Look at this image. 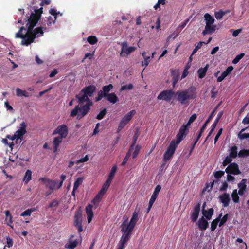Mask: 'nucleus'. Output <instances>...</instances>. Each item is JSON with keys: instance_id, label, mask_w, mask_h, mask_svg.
I'll use <instances>...</instances> for the list:
<instances>
[{"instance_id": "obj_1", "label": "nucleus", "mask_w": 249, "mask_h": 249, "mask_svg": "<svg viewBox=\"0 0 249 249\" xmlns=\"http://www.w3.org/2000/svg\"><path fill=\"white\" fill-rule=\"evenodd\" d=\"M42 0H33L32 6L30 7L34 10V12L31 13L27 19L26 26L27 29L23 27H20L19 31L15 35V37L22 39L21 44L24 46H28L34 42L36 38L43 36L44 32L42 27L34 28L36 25L40 20L41 14L43 12V8L40 7L39 9L36 5V2L38 4Z\"/></svg>"}, {"instance_id": "obj_2", "label": "nucleus", "mask_w": 249, "mask_h": 249, "mask_svg": "<svg viewBox=\"0 0 249 249\" xmlns=\"http://www.w3.org/2000/svg\"><path fill=\"white\" fill-rule=\"evenodd\" d=\"M79 105H77L71 111L70 116L74 117L77 116V119H81L90 111L93 102L89 98L81 91L75 96Z\"/></svg>"}, {"instance_id": "obj_3", "label": "nucleus", "mask_w": 249, "mask_h": 249, "mask_svg": "<svg viewBox=\"0 0 249 249\" xmlns=\"http://www.w3.org/2000/svg\"><path fill=\"white\" fill-rule=\"evenodd\" d=\"M196 89L194 86H191L185 90L176 92L177 100L182 105H189L190 100L196 98Z\"/></svg>"}, {"instance_id": "obj_4", "label": "nucleus", "mask_w": 249, "mask_h": 249, "mask_svg": "<svg viewBox=\"0 0 249 249\" xmlns=\"http://www.w3.org/2000/svg\"><path fill=\"white\" fill-rule=\"evenodd\" d=\"M139 212V210L136 208L133 212L132 216L129 222L128 223L127 218L123 221L122 224L121 225V227H124L123 228V230L126 231V230H129L133 231L137 221H138Z\"/></svg>"}, {"instance_id": "obj_5", "label": "nucleus", "mask_w": 249, "mask_h": 249, "mask_svg": "<svg viewBox=\"0 0 249 249\" xmlns=\"http://www.w3.org/2000/svg\"><path fill=\"white\" fill-rule=\"evenodd\" d=\"M123 235L117 245V249H124L126 243L130 240L132 231L129 230H123L124 227H121Z\"/></svg>"}, {"instance_id": "obj_6", "label": "nucleus", "mask_w": 249, "mask_h": 249, "mask_svg": "<svg viewBox=\"0 0 249 249\" xmlns=\"http://www.w3.org/2000/svg\"><path fill=\"white\" fill-rule=\"evenodd\" d=\"M178 144L175 143V140H173L168 147L167 150L163 155V161L167 162L173 157Z\"/></svg>"}, {"instance_id": "obj_7", "label": "nucleus", "mask_w": 249, "mask_h": 249, "mask_svg": "<svg viewBox=\"0 0 249 249\" xmlns=\"http://www.w3.org/2000/svg\"><path fill=\"white\" fill-rule=\"evenodd\" d=\"M174 96H176V92L173 89H167L161 91L158 96L157 99L169 102Z\"/></svg>"}, {"instance_id": "obj_8", "label": "nucleus", "mask_w": 249, "mask_h": 249, "mask_svg": "<svg viewBox=\"0 0 249 249\" xmlns=\"http://www.w3.org/2000/svg\"><path fill=\"white\" fill-rule=\"evenodd\" d=\"M189 126L186 124L182 125L179 130V132L176 136V140L175 143L178 145L186 137L188 133Z\"/></svg>"}, {"instance_id": "obj_9", "label": "nucleus", "mask_w": 249, "mask_h": 249, "mask_svg": "<svg viewBox=\"0 0 249 249\" xmlns=\"http://www.w3.org/2000/svg\"><path fill=\"white\" fill-rule=\"evenodd\" d=\"M39 181H42L43 184L45 185L47 187L52 191L60 188H58V183L56 180L51 179L47 178H41L39 179Z\"/></svg>"}, {"instance_id": "obj_10", "label": "nucleus", "mask_w": 249, "mask_h": 249, "mask_svg": "<svg viewBox=\"0 0 249 249\" xmlns=\"http://www.w3.org/2000/svg\"><path fill=\"white\" fill-rule=\"evenodd\" d=\"M82 223V213L80 210H78L75 213L73 225L77 228L79 233H80L83 231Z\"/></svg>"}, {"instance_id": "obj_11", "label": "nucleus", "mask_w": 249, "mask_h": 249, "mask_svg": "<svg viewBox=\"0 0 249 249\" xmlns=\"http://www.w3.org/2000/svg\"><path fill=\"white\" fill-rule=\"evenodd\" d=\"M58 134L59 136L65 138L68 134V128L66 124H62L58 126L54 130L53 135Z\"/></svg>"}, {"instance_id": "obj_12", "label": "nucleus", "mask_w": 249, "mask_h": 249, "mask_svg": "<svg viewBox=\"0 0 249 249\" xmlns=\"http://www.w3.org/2000/svg\"><path fill=\"white\" fill-rule=\"evenodd\" d=\"M225 171L228 174L239 175L241 173L238 165L235 162L230 163L226 168Z\"/></svg>"}, {"instance_id": "obj_13", "label": "nucleus", "mask_w": 249, "mask_h": 249, "mask_svg": "<svg viewBox=\"0 0 249 249\" xmlns=\"http://www.w3.org/2000/svg\"><path fill=\"white\" fill-rule=\"evenodd\" d=\"M122 46V51L120 54L121 56H127L135 50L134 47H128L126 43H123Z\"/></svg>"}, {"instance_id": "obj_14", "label": "nucleus", "mask_w": 249, "mask_h": 249, "mask_svg": "<svg viewBox=\"0 0 249 249\" xmlns=\"http://www.w3.org/2000/svg\"><path fill=\"white\" fill-rule=\"evenodd\" d=\"M200 203H197L193 209L191 213V219L192 222H195L199 216L200 211Z\"/></svg>"}, {"instance_id": "obj_15", "label": "nucleus", "mask_w": 249, "mask_h": 249, "mask_svg": "<svg viewBox=\"0 0 249 249\" xmlns=\"http://www.w3.org/2000/svg\"><path fill=\"white\" fill-rule=\"evenodd\" d=\"M219 198L224 207H226L229 205L231 198L229 194L224 193L219 196Z\"/></svg>"}, {"instance_id": "obj_16", "label": "nucleus", "mask_w": 249, "mask_h": 249, "mask_svg": "<svg viewBox=\"0 0 249 249\" xmlns=\"http://www.w3.org/2000/svg\"><path fill=\"white\" fill-rule=\"evenodd\" d=\"M96 87L94 85H89L84 87L81 91L89 97H91L95 91Z\"/></svg>"}, {"instance_id": "obj_17", "label": "nucleus", "mask_w": 249, "mask_h": 249, "mask_svg": "<svg viewBox=\"0 0 249 249\" xmlns=\"http://www.w3.org/2000/svg\"><path fill=\"white\" fill-rule=\"evenodd\" d=\"M207 220L203 216L199 219L197 222V226L199 230L205 231L208 228L209 223Z\"/></svg>"}, {"instance_id": "obj_18", "label": "nucleus", "mask_w": 249, "mask_h": 249, "mask_svg": "<svg viewBox=\"0 0 249 249\" xmlns=\"http://www.w3.org/2000/svg\"><path fill=\"white\" fill-rule=\"evenodd\" d=\"M233 67L232 66H229L226 70L222 73L221 75L217 79V82H222L227 76H228L233 71Z\"/></svg>"}, {"instance_id": "obj_19", "label": "nucleus", "mask_w": 249, "mask_h": 249, "mask_svg": "<svg viewBox=\"0 0 249 249\" xmlns=\"http://www.w3.org/2000/svg\"><path fill=\"white\" fill-rule=\"evenodd\" d=\"M26 124L24 122L21 124V127L18 129L15 134V136L18 139H21L26 133Z\"/></svg>"}, {"instance_id": "obj_20", "label": "nucleus", "mask_w": 249, "mask_h": 249, "mask_svg": "<svg viewBox=\"0 0 249 249\" xmlns=\"http://www.w3.org/2000/svg\"><path fill=\"white\" fill-rule=\"evenodd\" d=\"M74 237L73 235H71L69 239L68 243L65 245V248L69 249H74L78 245V241L74 240L73 241L72 238Z\"/></svg>"}, {"instance_id": "obj_21", "label": "nucleus", "mask_w": 249, "mask_h": 249, "mask_svg": "<svg viewBox=\"0 0 249 249\" xmlns=\"http://www.w3.org/2000/svg\"><path fill=\"white\" fill-rule=\"evenodd\" d=\"M246 182V179H242L237 185L238 188H239L238 192L240 196H243L246 192L247 189Z\"/></svg>"}, {"instance_id": "obj_22", "label": "nucleus", "mask_w": 249, "mask_h": 249, "mask_svg": "<svg viewBox=\"0 0 249 249\" xmlns=\"http://www.w3.org/2000/svg\"><path fill=\"white\" fill-rule=\"evenodd\" d=\"M206 205V203H204L203 204V210H202V214L203 217L205 216L206 217V219L209 220L212 218V215L214 213V210L213 208H210L208 210H205L204 209V208Z\"/></svg>"}, {"instance_id": "obj_23", "label": "nucleus", "mask_w": 249, "mask_h": 249, "mask_svg": "<svg viewBox=\"0 0 249 249\" xmlns=\"http://www.w3.org/2000/svg\"><path fill=\"white\" fill-rule=\"evenodd\" d=\"M171 75L172 76L173 87H175L179 78V71L178 69H172Z\"/></svg>"}, {"instance_id": "obj_24", "label": "nucleus", "mask_w": 249, "mask_h": 249, "mask_svg": "<svg viewBox=\"0 0 249 249\" xmlns=\"http://www.w3.org/2000/svg\"><path fill=\"white\" fill-rule=\"evenodd\" d=\"M216 30V25L210 24L207 25L206 24L205 27V30L202 32L203 36L207 34H212Z\"/></svg>"}, {"instance_id": "obj_25", "label": "nucleus", "mask_w": 249, "mask_h": 249, "mask_svg": "<svg viewBox=\"0 0 249 249\" xmlns=\"http://www.w3.org/2000/svg\"><path fill=\"white\" fill-rule=\"evenodd\" d=\"M93 206L91 204H88L86 207V212L88 216V221L89 223L93 217L92 211Z\"/></svg>"}, {"instance_id": "obj_26", "label": "nucleus", "mask_w": 249, "mask_h": 249, "mask_svg": "<svg viewBox=\"0 0 249 249\" xmlns=\"http://www.w3.org/2000/svg\"><path fill=\"white\" fill-rule=\"evenodd\" d=\"M63 138L58 136L55 137L53 141V151L55 152L57 151L60 144L62 142Z\"/></svg>"}, {"instance_id": "obj_27", "label": "nucleus", "mask_w": 249, "mask_h": 249, "mask_svg": "<svg viewBox=\"0 0 249 249\" xmlns=\"http://www.w3.org/2000/svg\"><path fill=\"white\" fill-rule=\"evenodd\" d=\"M106 99L112 104H115L119 101V98L115 93H111L106 96Z\"/></svg>"}, {"instance_id": "obj_28", "label": "nucleus", "mask_w": 249, "mask_h": 249, "mask_svg": "<svg viewBox=\"0 0 249 249\" xmlns=\"http://www.w3.org/2000/svg\"><path fill=\"white\" fill-rule=\"evenodd\" d=\"M208 66V65L207 64L204 68H201L198 69L197 73L199 78L202 79L205 76Z\"/></svg>"}, {"instance_id": "obj_29", "label": "nucleus", "mask_w": 249, "mask_h": 249, "mask_svg": "<svg viewBox=\"0 0 249 249\" xmlns=\"http://www.w3.org/2000/svg\"><path fill=\"white\" fill-rule=\"evenodd\" d=\"M222 216V213L220 214L219 216L215 218V219L213 220L212 222H211V231H214L218 225V222L220 220V218Z\"/></svg>"}, {"instance_id": "obj_30", "label": "nucleus", "mask_w": 249, "mask_h": 249, "mask_svg": "<svg viewBox=\"0 0 249 249\" xmlns=\"http://www.w3.org/2000/svg\"><path fill=\"white\" fill-rule=\"evenodd\" d=\"M55 21V20H53V18L51 16H49L47 18V19H45L44 22L42 23V25L43 26V27H42V29L44 28L45 29H46V26H50L52 23H54ZM40 27H41V26Z\"/></svg>"}, {"instance_id": "obj_31", "label": "nucleus", "mask_w": 249, "mask_h": 249, "mask_svg": "<svg viewBox=\"0 0 249 249\" xmlns=\"http://www.w3.org/2000/svg\"><path fill=\"white\" fill-rule=\"evenodd\" d=\"M113 88V86L111 84H109L108 85L104 86L102 87V91L103 93L106 96L108 95L109 92L111 90V89Z\"/></svg>"}, {"instance_id": "obj_32", "label": "nucleus", "mask_w": 249, "mask_h": 249, "mask_svg": "<svg viewBox=\"0 0 249 249\" xmlns=\"http://www.w3.org/2000/svg\"><path fill=\"white\" fill-rule=\"evenodd\" d=\"M32 171L28 169L26 171L24 178L23 181H24L25 184H27L31 179L32 178Z\"/></svg>"}, {"instance_id": "obj_33", "label": "nucleus", "mask_w": 249, "mask_h": 249, "mask_svg": "<svg viewBox=\"0 0 249 249\" xmlns=\"http://www.w3.org/2000/svg\"><path fill=\"white\" fill-rule=\"evenodd\" d=\"M205 20L206 24L210 25L213 24L214 22V19L208 13H206L204 15Z\"/></svg>"}, {"instance_id": "obj_34", "label": "nucleus", "mask_w": 249, "mask_h": 249, "mask_svg": "<svg viewBox=\"0 0 249 249\" xmlns=\"http://www.w3.org/2000/svg\"><path fill=\"white\" fill-rule=\"evenodd\" d=\"M16 90V95L18 96H24L25 97H27L29 96V93L27 92L25 90H22L19 88H17Z\"/></svg>"}, {"instance_id": "obj_35", "label": "nucleus", "mask_w": 249, "mask_h": 249, "mask_svg": "<svg viewBox=\"0 0 249 249\" xmlns=\"http://www.w3.org/2000/svg\"><path fill=\"white\" fill-rule=\"evenodd\" d=\"M238 192H237V189L233 190L232 194L231 197L232 200L234 203H238L239 202V196H238Z\"/></svg>"}, {"instance_id": "obj_36", "label": "nucleus", "mask_w": 249, "mask_h": 249, "mask_svg": "<svg viewBox=\"0 0 249 249\" xmlns=\"http://www.w3.org/2000/svg\"><path fill=\"white\" fill-rule=\"evenodd\" d=\"M136 113L135 110H132L130 112H128L123 118L126 121V122H129L132 119L133 115Z\"/></svg>"}, {"instance_id": "obj_37", "label": "nucleus", "mask_w": 249, "mask_h": 249, "mask_svg": "<svg viewBox=\"0 0 249 249\" xmlns=\"http://www.w3.org/2000/svg\"><path fill=\"white\" fill-rule=\"evenodd\" d=\"M141 148V147L139 145H137L135 147H134V149L132 151V158L133 159H135L137 157L140 152Z\"/></svg>"}, {"instance_id": "obj_38", "label": "nucleus", "mask_w": 249, "mask_h": 249, "mask_svg": "<svg viewBox=\"0 0 249 249\" xmlns=\"http://www.w3.org/2000/svg\"><path fill=\"white\" fill-rule=\"evenodd\" d=\"M4 213L6 215V220L7 221V225L10 226V224H12L13 222L12 216L10 211L8 210L5 211Z\"/></svg>"}, {"instance_id": "obj_39", "label": "nucleus", "mask_w": 249, "mask_h": 249, "mask_svg": "<svg viewBox=\"0 0 249 249\" xmlns=\"http://www.w3.org/2000/svg\"><path fill=\"white\" fill-rule=\"evenodd\" d=\"M87 41L91 45H94L98 42V39L95 36H90L88 37Z\"/></svg>"}, {"instance_id": "obj_40", "label": "nucleus", "mask_w": 249, "mask_h": 249, "mask_svg": "<svg viewBox=\"0 0 249 249\" xmlns=\"http://www.w3.org/2000/svg\"><path fill=\"white\" fill-rule=\"evenodd\" d=\"M237 155V148L236 145L232 146L231 149L229 156L232 158H235Z\"/></svg>"}, {"instance_id": "obj_41", "label": "nucleus", "mask_w": 249, "mask_h": 249, "mask_svg": "<svg viewBox=\"0 0 249 249\" xmlns=\"http://www.w3.org/2000/svg\"><path fill=\"white\" fill-rule=\"evenodd\" d=\"M35 210H36V209L35 208L28 209L27 210H26L25 211H24L23 212H22L21 213L20 216H23V217L30 216L31 214V213L33 212H34Z\"/></svg>"}, {"instance_id": "obj_42", "label": "nucleus", "mask_w": 249, "mask_h": 249, "mask_svg": "<svg viewBox=\"0 0 249 249\" xmlns=\"http://www.w3.org/2000/svg\"><path fill=\"white\" fill-rule=\"evenodd\" d=\"M132 151V150H130V149H129L124 159V160L121 163L122 166H124L126 164V162H127L129 158H130V157L131 156Z\"/></svg>"}, {"instance_id": "obj_43", "label": "nucleus", "mask_w": 249, "mask_h": 249, "mask_svg": "<svg viewBox=\"0 0 249 249\" xmlns=\"http://www.w3.org/2000/svg\"><path fill=\"white\" fill-rule=\"evenodd\" d=\"M245 128L242 129L241 131L238 133V137L241 140L247 139L249 137V133H242V132L244 131Z\"/></svg>"}, {"instance_id": "obj_44", "label": "nucleus", "mask_w": 249, "mask_h": 249, "mask_svg": "<svg viewBox=\"0 0 249 249\" xmlns=\"http://www.w3.org/2000/svg\"><path fill=\"white\" fill-rule=\"evenodd\" d=\"M103 196L102 195H100V193H99L96 196L94 197V198L92 200V202L94 205H97L99 202L101 200L102 197Z\"/></svg>"}, {"instance_id": "obj_45", "label": "nucleus", "mask_w": 249, "mask_h": 249, "mask_svg": "<svg viewBox=\"0 0 249 249\" xmlns=\"http://www.w3.org/2000/svg\"><path fill=\"white\" fill-rule=\"evenodd\" d=\"M83 178H78L74 183L73 188L74 190H77L80 184L82 183Z\"/></svg>"}, {"instance_id": "obj_46", "label": "nucleus", "mask_w": 249, "mask_h": 249, "mask_svg": "<svg viewBox=\"0 0 249 249\" xmlns=\"http://www.w3.org/2000/svg\"><path fill=\"white\" fill-rule=\"evenodd\" d=\"M238 155L240 157H245L249 156V150L247 149H243L241 150L239 153Z\"/></svg>"}, {"instance_id": "obj_47", "label": "nucleus", "mask_w": 249, "mask_h": 249, "mask_svg": "<svg viewBox=\"0 0 249 249\" xmlns=\"http://www.w3.org/2000/svg\"><path fill=\"white\" fill-rule=\"evenodd\" d=\"M224 15H225V12L222 10L215 12V17L217 20L221 19Z\"/></svg>"}, {"instance_id": "obj_48", "label": "nucleus", "mask_w": 249, "mask_h": 249, "mask_svg": "<svg viewBox=\"0 0 249 249\" xmlns=\"http://www.w3.org/2000/svg\"><path fill=\"white\" fill-rule=\"evenodd\" d=\"M133 88V85L132 84L130 83L128 85H124L121 87L120 90V91H122L125 90H131Z\"/></svg>"}, {"instance_id": "obj_49", "label": "nucleus", "mask_w": 249, "mask_h": 249, "mask_svg": "<svg viewBox=\"0 0 249 249\" xmlns=\"http://www.w3.org/2000/svg\"><path fill=\"white\" fill-rule=\"evenodd\" d=\"M203 43H205V42L200 41L197 43V45L196 46L195 48L192 52V55H193L197 52V51L202 46Z\"/></svg>"}, {"instance_id": "obj_50", "label": "nucleus", "mask_w": 249, "mask_h": 249, "mask_svg": "<svg viewBox=\"0 0 249 249\" xmlns=\"http://www.w3.org/2000/svg\"><path fill=\"white\" fill-rule=\"evenodd\" d=\"M228 218V214H226L221 219L220 218V220L219 221V226L221 227L222 225H223L227 221Z\"/></svg>"}, {"instance_id": "obj_51", "label": "nucleus", "mask_w": 249, "mask_h": 249, "mask_svg": "<svg viewBox=\"0 0 249 249\" xmlns=\"http://www.w3.org/2000/svg\"><path fill=\"white\" fill-rule=\"evenodd\" d=\"M214 180H213L212 182L210 183H207L206 184V186L203 189V192L207 191L208 192H210L213 187L214 184Z\"/></svg>"}, {"instance_id": "obj_52", "label": "nucleus", "mask_w": 249, "mask_h": 249, "mask_svg": "<svg viewBox=\"0 0 249 249\" xmlns=\"http://www.w3.org/2000/svg\"><path fill=\"white\" fill-rule=\"evenodd\" d=\"M223 113L222 111L219 112L218 113L216 119H215L214 122L213 123V124L212 125V126H214V127H216L217 124L218 123V122L219 121V120L221 118L222 116L223 115Z\"/></svg>"}, {"instance_id": "obj_53", "label": "nucleus", "mask_w": 249, "mask_h": 249, "mask_svg": "<svg viewBox=\"0 0 249 249\" xmlns=\"http://www.w3.org/2000/svg\"><path fill=\"white\" fill-rule=\"evenodd\" d=\"M109 187V185L105 183L103 186H102V188H101V190L99 192L100 193V195H102L104 196L106 192L107 191Z\"/></svg>"}, {"instance_id": "obj_54", "label": "nucleus", "mask_w": 249, "mask_h": 249, "mask_svg": "<svg viewBox=\"0 0 249 249\" xmlns=\"http://www.w3.org/2000/svg\"><path fill=\"white\" fill-rule=\"evenodd\" d=\"M107 112V110L106 108H104L102 110H101L100 113L97 115L96 118L98 120H101L103 119L105 115H106Z\"/></svg>"}, {"instance_id": "obj_55", "label": "nucleus", "mask_w": 249, "mask_h": 249, "mask_svg": "<svg viewBox=\"0 0 249 249\" xmlns=\"http://www.w3.org/2000/svg\"><path fill=\"white\" fill-rule=\"evenodd\" d=\"M232 158L229 155L227 156L224 160L222 164L224 166L227 165L232 161Z\"/></svg>"}, {"instance_id": "obj_56", "label": "nucleus", "mask_w": 249, "mask_h": 249, "mask_svg": "<svg viewBox=\"0 0 249 249\" xmlns=\"http://www.w3.org/2000/svg\"><path fill=\"white\" fill-rule=\"evenodd\" d=\"M224 173H225L224 171L219 170V171L215 172L214 173V176L216 178H217V179H219L224 175Z\"/></svg>"}, {"instance_id": "obj_57", "label": "nucleus", "mask_w": 249, "mask_h": 249, "mask_svg": "<svg viewBox=\"0 0 249 249\" xmlns=\"http://www.w3.org/2000/svg\"><path fill=\"white\" fill-rule=\"evenodd\" d=\"M244 56V53H240L239 55H237L235 58L233 60L232 63L233 64H237Z\"/></svg>"}, {"instance_id": "obj_58", "label": "nucleus", "mask_w": 249, "mask_h": 249, "mask_svg": "<svg viewBox=\"0 0 249 249\" xmlns=\"http://www.w3.org/2000/svg\"><path fill=\"white\" fill-rule=\"evenodd\" d=\"M197 115L196 114H193L189 118L188 122L186 124L187 126L189 125L196 119Z\"/></svg>"}, {"instance_id": "obj_59", "label": "nucleus", "mask_w": 249, "mask_h": 249, "mask_svg": "<svg viewBox=\"0 0 249 249\" xmlns=\"http://www.w3.org/2000/svg\"><path fill=\"white\" fill-rule=\"evenodd\" d=\"M103 97L106 98V96L103 93L102 90H100L98 92V96L95 99V101L98 102L100 101Z\"/></svg>"}, {"instance_id": "obj_60", "label": "nucleus", "mask_w": 249, "mask_h": 249, "mask_svg": "<svg viewBox=\"0 0 249 249\" xmlns=\"http://www.w3.org/2000/svg\"><path fill=\"white\" fill-rule=\"evenodd\" d=\"M137 139H138V135H137V134H135L133 136V141L132 142V144L130 145V148H129V149L130 150H133L134 149V146H135V145L136 143Z\"/></svg>"}, {"instance_id": "obj_61", "label": "nucleus", "mask_w": 249, "mask_h": 249, "mask_svg": "<svg viewBox=\"0 0 249 249\" xmlns=\"http://www.w3.org/2000/svg\"><path fill=\"white\" fill-rule=\"evenodd\" d=\"M161 189V187L160 185L156 186L155 188L154 191L152 194L153 196L158 197V194Z\"/></svg>"}, {"instance_id": "obj_62", "label": "nucleus", "mask_w": 249, "mask_h": 249, "mask_svg": "<svg viewBox=\"0 0 249 249\" xmlns=\"http://www.w3.org/2000/svg\"><path fill=\"white\" fill-rule=\"evenodd\" d=\"M166 0H159L158 1L157 3L154 6V8L155 10H157L158 8H160V5H165V4Z\"/></svg>"}, {"instance_id": "obj_63", "label": "nucleus", "mask_w": 249, "mask_h": 249, "mask_svg": "<svg viewBox=\"0 0 249 249\" xmlns=\"http://www.w3.org/2000/svg\"><path fill=\"white\" fill-rule=\"evenodd\" d=\"M59 204V202L58 201H57V200H54L52 202L50 203L49 205V207L51 208L53 207L56 208L58 206Z\"/></svg>"}, {"instance_id": "obj_64", "label": "nucleus", "mask_w": 249, "mask_h": 249, "mask_svg": "<svg viewBox=\"0 0 249 249\" xmlns=\"http://www.w3.org/2000/svg\"><path fill=\"white\" fill-rule=\"evenodd\" d=\"M6 242L8 248L11 247L13 245V239L9 236L6 237Z\"/></svg>"}]
</instances>
